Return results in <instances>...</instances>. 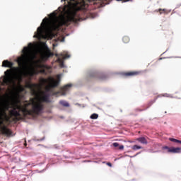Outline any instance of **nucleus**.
I'll list each match as a JSON object with an SVG mask.
<instances>
[{
    "instance_id": "f257e3e1",
    "label": "nucleus",
    "mask_w": 181,
    "mask_h": 181,
    "mask_svg": "<svg viewBox=\"0 0 181 181\" xmlns=\"http://www.w3.org/2000/svg\"><path fill=\"white\" fill-rule=\"evenodd\" d=\"M45 110V105L40 100H36L35 98H30V102L23 105H16L13 110L9 111L11 117H15L17 121L26 118L28 115L35 117L42 114Z\"/></svg>"
},
{
    "instance_id": "f03ea898",
    "label": "nucleus",
    "mask_w": 181,
    "mask_h": 181,
    "mask_svg": "<svg viewBox=\"0 0 181 181\" xmlns=\"http://www.w3.org/2000/svg\"><path fill=\"white\" fill-rule=\"evenodd\" d=\"M70 1L71 2L75 10L69 13L67 19L59 18L56 12L50 14V18L53 22L51 27L52 30L57 31L59 29H60V28H62V26H69V22L77 23V22L81 21L78 11L84 9V6H81V3L77 0H70Z\"/></svg>"
},
{
    "instance_id": "7ed1b4c3",
    "label": "nucleus",
    "mask_w": 181,
    "mask_h": 181,
    "mask_svg": "<svg viewBox=\"0 0 181 181\" xmlns=\"http://www.w3.org/2000/svg\"><path fill=\"white\" fill-rule=\"evenodd\" d=\"M23 55L18 57L17 61L20 69H21V70H19L21 74H23V73L28 70V66L29 64V62H30L29 47H25L23 49Z\"/></svg>"
},
{
    "instance_id": "20e7f679",
    "label": "nucleus",
    "mask_w": 181,
    "mask_h": 181,
    "mask_svg": "<svg viewBox=\"0 0 181 181\" xmlns=\"http://www.w3.org/2000/svg\"><path fill=\"white\" fill-rule=\"evenodd\" d=\"M8 110H9V106L0 107V134L6 136H11L12 135V131L8 129L4 122V117H8L6 115Z\"/></svg>"
},
{
    "instance_id": "39448f33",
    "label": "nucleus",
    "mask_w": 181,
    "mask_h": 181,
    "mask_svg": "<svg viewBox=\"0 0 181 181\" xmlns=\"http://www.w3.org/2000/svg\"><path fill=\"white\" fill-rule=\"evenodd\" d=\"M6 76L3 79V86H15L16 84L15 74L13 70L8 69L4 72Z\"/></svg>"
},
{
    "instance_id": "423d86ee",
    "label": "nucleus",
    "mask_w": 181,
    "mask_h": 181,
    "mask_svg": "<svg viewBox=\"0 0 181 181\" xmlns=\"http://www.w3.org/2000/svg\"><path fill=\"white\" fill-rule=\"evenodd\" d=\"M41 81L42 83H43V84H46L48 83L49 85L47 87H46L45 89L47 93H49L50 90H52V88H56V87H57L60 83V81H56L52 77L48 78V80L42 78Z\"/></svg>"
},
{
    "instance_id": "0eeeda50",
    "label": "nucleus",
    "mask_w": 181,
    "mask_h": 181,
    "mask_svg": "<svg viewBox=\"0 0 181 181\" xmlns=\"http://www.w3.org/2000/svg\"><path fill=\"white\" fill-rule=\"evenodd\" d=\"M56 57H57V62L59 63L60 67H64V62L63 60H65V59H69L70 57V55L69 54H55Z\"/></svg>"
},
{
    "instance_id": "6e6552de",
    "label": "nucleus",
    "mask_w": 181,
    "mask_h": 181,
    "mask_svg": "<svg viewBox=\"0 0 181 181\" xmlns=\"http://www.w3.org/2000/svg\"><path fill=\"white\" fill-rule=\"evenodd\" d=\"M71 84H67L62 88H61L60 90L57 92H54L52 93L53 95H57L58 94H61V95H66L67 94V91H69L71 87Z\"/></svg>"
},
{
    "instance_id": "1a4fd4ad",
    "label": "nucleus",
    "mask_w": 181,
    "mask_h": 181,
    "mask_svg": "<svg viewBox=\"0 0 181 181\" xmlns=\"http://www.w3.org/2000/svg\"><path fill=\"white\" fill-rule=\"evenodd\" d=\"M45 21V24H43L42 27H38L37 29V34L34 35V37H42L43 36V29L46 28V23H47V18H45L43 22Z\"/></svg>"
},
{
    "instance_id": "9d476101",
    "label": "nucleus",
    "mask_w": 181,
    "mask_h": 181,
    "mask_svg": "<svg viewBox=\"0 0 181 181\" xmlns=\"http://www.w3.org/2000/svg\"><path fill=\"white\" fill-rule=\"evenodd\" d=\"M139 74H141V71H132L124 72L122 74V76H124V77H135V76H139Z\"/></svg>"
},
{
    "instance_id": "9b49d317",
    "label": "nucleus",
    "mask_w": 181,
    "mask_h": 181,
    "mask_svg": "<svg viewBox=\"0 0 181 181\" xmlns=\"http://www.w3.org/2000/svg\"><path fill=\"white\" fill-rule=\"evenodd\" d=\"M163 149H167L168 152H170L171 153H180L181 148L180 147H171L169 148L168 146L163 147Z\"/></svg>"
},
{
    "instance_id": "f8f14e48",
    "label": "nucleus",
    "mask_w": 181,
    "mask_h": 181,
    "mask_svg": "<svg viewBox=\"0 0 181 181\" xmlns=\"http://www.w3.org/2000/svg\"><path fill=\"white\" fill-rule=\"evenodd\" d=\"M54 56L53 52H50V50H48L41 54V58L42 60H47L49 57H52Z\"/></svg>"
},
{
    "instance_id": "ddd939ff",
    "label": "nucleus",
    "mask_w": 181,
    "mask_h": 181,
    "mask_svg": "<svg viewBox=\"0 0 181 181\" xmlns=\"http://www.w3.org/2000/svg\"><path fill=\"white\" fill-rule=\"evenodd\" d=\"M2 66L3 67H13V62H11L8 60H4L2 63Z\"/></svg>"
},
{
    "instance_id": "4468645a",
    "label": "nucleus",
    "mask_w": 181,
    "mask_h": 181,
    "mask_svg": "<svg viewBox=\"0 0 181 181\" xmlns=\"http://www.w3.org/2000/svg\"><path fill=\"white\" fill-rule=\"evenodd\" d=\"M136 141H138V142L142 144L143 145H148V140L145 137L137 138Z\"/></svg>"
},
{
    "instance_id": "2eb2a0df",
    "label": "nucleus",
    "mask_w": 181,
    "mask_h": 181,
    "mask_svg": "<svg viewBox=\"0 0 181 181\" xmlns=\"http://www.w3.org/2000/svg\"><path fill=\"white\" fill-rule=\"evenodd\" d=\"M43 96L42 97L41 100L44 103H49V95H46L45 92H42Z\"/></svg>"
},
{
    "instance_id": "dca6fc26",
    "label": "nucleus",
    "mask_w": 181,
    "mask_h": 181,
    "mask_svg": "<svg viewBox=\"0 0 181 181\" xmlns=\"http://www.w3.org/2000/svg\"><path fill=\"white\" fill-rule=\"evenodd\" d=\"M155 12H159L160 15H162V13L168 14V10L163 8H159L155 11Z\"/></svg>"
},
{
    "instance_id": "f3484780",
    "label": "nucleus",
    "mask_w": 181,
    "mask_h": 181,
    "mask_svg": "<svg viewBox=\"0 0 181 181\" xmlns=\"http://www.w3.org/2000/svg\"><path fill=\"white\" fill-rule=\"evenodd\" d=\"M59 104L60 105H62V107H70V104L66 100H60Z\"/></svg>"
},
{
    "instance_id": "a211bd4d",
    "label": "nucleus",
    "mask_w": 181,
    "mask_h": 181,
    "mask_svg": "<svg viewBox=\"0 0 181 181\" xmlns=\"http://www.w3.org/2000/svg\"><path fill=\"white\" fill-rule=\"evenodd\" d=\"M149 107H151V105H148L146 108H143V109L138 107V108L135 109V111L141 112L142 111H145L146 110H148V108H149Z\"/></svg>"
},
{
    "instance_id": "6ab92c4d",
    "label": "nucleus",
    "mask_w": 181,
    "mask_h": 181,
    "mask_svg": "<svg viewBox=\"0 0 181 181\" xmlns=\"http://www.w3.org/2000/svg\"><path fill=\"white\" fill-rule=\"evenodd\" d=\"M124 43H129V37L124 36L122 38Z\"/></svg>"
},
{
    "instance_id": "aec40b11",
    "label": "nucleus",
    "mask_w": 181,
    "mask_h": 181,
    "mask_svg": "<svg viewBox=\"0 0 181 181\" xmlns=\"http://www.w3.org/2000/svg\"><path fill=\"white\" fill-rule=\"evenodd\" d=\"M132 149H133V151H138V149H142V146L134 145L132 147Z\"/></svg>"
},
{
    "instance_id": "412c9836",
    "label": "nucleus",
    "mask_w": 181,
    "mask_h": 181,
    "mask_svg": "<svg viewBox=\"0 0 181 181\" xmlns=\"http://www.w3.org/2000/svg\"><path fill=\"white\" fill-rule=\"evenodd\" d=\"M90 118L91 119H97V118H98V114L93 113L90 115Z\"/></svg>"
},
{
    "instance_id": "4be33fe9",
    "label": "nucleus",
    "mask_w": 181,
    "mask_h": 181,
    "mask_svg": "<svg viewBox=\"0 0 181 181\" xmlns=\"http://www.w3.org/2000/svg\"><path fill=\"white\" fill-rule=\"evenodd\" d=\"M38 86H39V85H37V84H30L29 85L30 88H36V87H38Z\"/></svg>"
},
{
    "instance_id": "5701e85b",
    "label": "nucleus",
    "mask_w": 181,
    "mask_h": 181,
    "mask_svg": "<svg viewBox=\"0 0 181 181\" xmlns=\"http://www.w3.org/2000/svg\"><path fill=\"white\" fill-rule=\"evenodd\" d=\"M169 141H171V142H175L176 144H177V142H179V140H177L176 139H173V138H170Z\"/></svg>"
},
{
    "instance_id": "b1692460",
    "label": "nucleus",
    "mask_w": 181,
    "mask_h": 181,
    "mask_svg": "<svg viewBox=\"0 0 181 181\" xmlns=\"http://www.w3.org/2000/svg\"><path fill=\"white\" fill-rule=\"evenodd\" d=\"M112 146L115 147V148H118L119 146V144L118 143H113L112 144Z\"/></svg>"
},
{
    "instance_id": "393cba45",
    "label": "nucleus",
    "mask_w": 181,
    "mask_h": 181,
    "mask_svg": "<svg viewBox=\"0 0 181 181\" xmlns=\"http://www.w3.org/2000/svg\"><path fill=\"white\" fill-rule=\"evenodd\" d=\"M98 74L96 73H94V74H91L90 75V77H97Z\"/></svg>"
},
{
    "instance_id": "a878e982",
    "label": "nucleus",
    "mask_w": 181,
    "mask_h": 181,
    "mask_svg": "<svg viewBox=\"0 0 181 181\" xmlns=\"http://www.w3.org/2000/svg\"><path fill=\"white\" fill-rule=\"evenodd\" d=\"M119 151H122V149H124V145H121V146H119Z\"/></svg>"
},
{
    "instance_id": "bb28decb",
    "label": "nucleus",
    "mask_w": 181,
    "mask_h": 181,
    "mask_svg": "<svg viewBox=\"0 0 181 181\" xmlns=\"http://www.w3.org/2000/svg\"><path fill=\"white\" fill-rule=\"evenodd\" d=\"M107 166H110V168L112 167V164L111 163H107Z\"/></svg>"
},
{
    "instance_id": "cd10ccee",
    "label": "nucleus",
    "mask_w": 181,
    "mask_h": 181,
    "mask_svg": "<svg viewBox=\"0 0 181 181\" xmlns=\"http://www.w3.org/2000/svg\"><path fill=\"white\" fill-rule=\"evenodd\" d=\"M13 70H14L15 71H18V70H19V68L14 67V68H13Z\"/></svg>"
},
{
    "instance_id": "c85d7f7f",
    "label": "nucleus",
    "mask_w": 181,
    "mask_h": 181,
    "mask_svg": "<svg viewBox=\"0 0 181 181\" xmlns=\"http://www.w3.org/2000/svg\"><path fill=\"white\" fill-rule=\"evenodd\" d=\"M100 80H104V79L105 78V76H102V77H100Z\"/></svg>"
},
{
    "instance_id": "c756f323",
    "label": "nucleus",
    "mask_w": 181,
    "mask_h": 181,
    "mask_svg": "<svg viewBox=\"0 0 181 181\" xmlns=\"http://www.w3.org/2000/svg\"><path fill=\"white\" fill-rule=\"evenodd\" d=\"M57 78H58V80L60 79V75H58V76H57Z\"/></svg>"
},
{
    "instance_id": "7c9ffc66",
    "label": "nucleus",
    "mask_w": 181,
    "mask_h": 181,
    "mask_svg": "<svg viewBox=\"0 0 181 181\" xmlns=\"http://www.w3.org/2000/svg\"><path fill=\"white\" fill-rule=\"evenodd\" d=\"M177 144H181V141H180V140H178V141H177Z\"/></svg>"
},
{
    "instance_id": "2f4dec72",
    "label": "nucleus",
    "mask_w": 181,
    "mask_h": 181,
    "mask_svg": "<svg viewBox=\"0 0 181 181\" xmlns=\"http://www.w3.org/2000/svg\"><path fill=\"white\" fill-rule=\"evenodd\" d=\"M34 93H36V90L33 89Z\"/></svg>"
},
{
    "instance_id": "473e14b6",
    "label": "nucleus",
    "mask_w": 181,
    "mask_h": 181,
    "mask_svg": "<svg viewBox=\"0 0 181 181\" xmlns=\"http://www.w3.org/2000/svg\"><path fill=\"white\" fill-rule=\"evenodd\" d=\"M19 77H20V78H22V76H20Z\"/></svg>"
}]
</instances>
